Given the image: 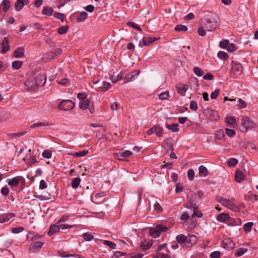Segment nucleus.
Wrapping results in <instances>:
<instances>
[{
  "instance_id": "11",
  "label": "nucleus",
  "mask_w": 258,
  "mask_h": 258,
  "mask_svg": "<svg viewBox=\"0 0 258 258\" xmlns=\"http://www.w3.org/2000/svg\"><path fill=\"white\" fill-rule=\"evenodd\" d=\"M42 236L34 231H29L27 235V240L30 241H35L40 239Z\"/></svg>"
},
{
  "instance_id": "45",
  "label": "nucleus",
  "mask_w": 258,
  "mask_h": 258,
  "mask_svg": "<svg viewBox=\"0 0 258 258\" xmlns=\"http://www.w3.org/2000/svg\"><path fill=\"white\" fill-rule=\"evenodd\" d=\"M217 56L219 58L221 59H226L228 57V55L226 52L222 51H219L218 53Z\"/></svg>"
},
{
  "instance_id": "32",
  "label": "nucleus",
  "mask_w": 258,
  "mask_h": 258,
  "mask_svg": "<svg viewBox=\"0 0 258 258\" xmlns=\"http://www.w3.org/2000/svg\"><path fill=\"white\" fill-rule=\"evenodd\" d=\"M160 234L161 233L159 232V231L157 230L156 227L150 229V235L152 237L154 238L158 237L160 235Z\"/></svg>"
},
{
  "instance_id": "52",
  "label": "nucleus",
  "mask_w": 258,
  "mask_h": 258,
  "mask_svg": "<svg viewBox=\"0 0 258 258\" xmlns=\"http://www.w3.org/2000/svg\"><path fill=\"white\" fill-rule=\"evenodd\" d=\"M148 45L147 42V38L145 37H144L142 39V40L140 41L139 43V45L140 47H143L144 46H147Z\"/></svg>"
},
{
  "instance_id": "50",
  "label": "nucleus",
  "mask_w": 258,
  "mask_h": 258,
  "mask_svg": "<svg viewBox=\"0 0 258 258\" xmlns=\"http://www.w3.org/2000/svg\"><path fill=\"white\" fill-rule=\"evenodd\" d=\"M253 223L252 222H248L244 225V229L246 232H250L251 230Z\"/></svg>"
},
{
  "instance_id": "21",
  "label": "nucleus",
  "mask_w": 258,
  "mask_h": 258,
  "mask_svg": "<svg viewBox=\"0 0 258 258\" xmlns=\"http://www.w3.org/2000/svg\"><path fill=\"white\" fill-rule=\"evenodd\" d=\"M230 218L228 214L225 213H221L217 217V220L221 222H224L227 221Z\"/></svg>"
},
{
  "instance_id": "31",
  "label": "nucleus",
  "mask_w": 258,
  "mask_h": 258,
  "mask_svg": "<svg viewBox=\"0 0 258 258\" xmlns=\"http://www.w3.org/2000/svg\"><path fill=\"white\" fill-rule=\"evenodd\" d=\"M203 216V213L198 210L197 207H195L194 209L193 214L191 215L192 218L197 217L198 218H201Z\"/></svg>"
},
{
  "instance_id": "7",
  "label": "nucleus",
  "mask_w": 258,
  "mask_h": 258,
  "mask_svg": "<svg viewBox=\"0 0 258 258\" xmlns=\"http://www.w3.org/2000/svg\"><path fill=\"white\" fill-rule=\"evenodd\" d=\"M241 124L245 129V132H246L248 129L253 128L255 126L254 122L252 121L247 116L242 117Z\"/></svg>"
},
{
  "instance_id": "64",
  "label": "nucleus",
  "mask_w": 258,
  "mask_h": 258,
  "mask_svg": "<svg viewBox=\"0 0 258 258\" xmlns=\"http://www.w3.org/2000/svg\"><path fill=\"white\" fill-rule=\"evenodd\" d=\"M210 256L212 258H220V252L219 251H214L211 253Z\"/></svg>"
},
{
  "instance_id": "56",
  "label": "nucleus",
  "mask_w": 258,
  "mask_h": 258,
  "mask_svg": "<svg viewBox=\"0 0 258 258\" xmlns=\"http://www.w3.org/2000/svg\"><path fill=\"white\" fill-rule=\"evenodd\" d=\"M189 108L190 109L196 111L198 109L197 103L195 101H191L190 103Z\"/></svg>"
},
{
  "instance_id": "57",
  "label": "nucleus",
  "mask_w": 258,
  "mask_h": 258,
  "mask_svg": "<svg viewBox=\"0 0 258 258\" xmlns=\"http://www.w3.org/2000/svg\"><path fill=\"white\" fill-rule=\"evenodd\" d=\"M156 227L157 228V230H158L160 233L161 232H165L168 230L167 227L162 226L161 225H158Z\"/></svg>"
},
{
  "instance_id": "61",
  "label": "nucleus",
  "mask_w": 258,
  "mask_h": 258,
  "mask_svg": "<svg viewBox=\"0 0 258 258\" xmlns=\"http://www.w3.org/2000/svg\"><path fill=\"white\" fill-rule=\"evenodd\" d=\"M220 90L219 89L215 90L214 92H212L210 97L212 99H216L219 95Z\"/></svg>"
},
{
  "instance_id": "9",
  "label": "nucleus",
  "mask_w": 258,
  "mask_h": 258,
  "mask_svg": "<svg viewBox=\"0 0 258 258\" xmlns=\"http://www.w3.org/2000/svg\"><path fill=\"white\" fill-rule=\"evenodd\" d=\"M20 182L24 183L25 182V179L23 177L21 176H18L9 179L8 181V184L11 187H14L17 186L19 183Z\"/></svg>"
},
{
  "instance_id": "42",
  "label": "nucleus",
  "mask_w": 258,
  "mask_h": 258,
  "mask_svg": "<svg viewBox=\"0 0 258 258\" xmlns=\"http://www.w3.org/2000/svg\"><path fill=\"white\" fill-rule=\"evenodd\" d=\"M127 26H130L131 27H132L140 32H142V29L139 27V26L134 22H128L127 23Z\"/></svg>"
},
{
  "instance_id": "3",
  "label": "nucleus",
  "mask_w": 258,
  "mask_h": 258,
  "mask_svg": "<svg viewBox=\"0 0 258 258\" xmlns=\"http://www.w3.org/2000/svg\"><path fill=\"white\" fill-rule=\"evenodd\" d=\"M217 201L220 203L223 206L227 207L234 212H238L239 211V208L234 203V199H227L224 198L219 197L217 198Z\"/></svg>"
},
{
  "instance_id": "24",
  "label": "nucleus",
  "mask_w": 258,
  "mask_h": 258,
  "mask_svg": "<svg viewBox=\"0 0 258 258\" xmlns=\"http://www.w3.org/2000/svg\"><path fill=\"white\" fill-rule=\"evenodd\" d=\"M80 182H81V179L80 177L74 178L72 179V182H71V186H72V188L76 189L77 187H78V186H79V185L80 184Z\"/></svg>"
},
{
  "instance_id": "55",
  "label": "nucleus",
  "mask_w": 258,
  "mask_h": 258,
  "mask_svg": "<svg viewBox=\"0 0 258 258\" xmlns=\"http://www.w3.org/2000/svg\"><path fill=\"white\" fill-rule=\"evenodd\" d=\"M229 42V40L227 39L221 41L219 44L220 47L222 48H225L228 45Z\"/></svg>"
},
{
  "instance_id": "63",
  "label": "nucleus",
  "mask_w": 258,
  "mask_h": 258,
  "mask_svg": "<svg viewBox=\"0 0 258 258\" xmlns=\"http://www.w3.org/2000/svg\"><path fill=\"white\" fill-rule=\"evenodd\" d=\"M1 192L3 195L7 196L9 193V189L7 186L3 187L1 189Z\"/></svg>"
},
{
  "instance_id": "12",
  "label": "nucleus",
  "mask_w": 258,
  "mask_h": 258,
  "mask_svg": "<svg viewBox=\"0 0 258 258\" xmlns=\"http://www.w3.org/2000/svg\"><path fill=\"white\" fill-rule=\"evenodd\" d=\"M2 50L1 53L3 54L6 53L10 50V46L9 44V39L7 37H5L1 44Z\"/></svg>"
},
{
  "instance_id": "5",
  "label": "nucleus",
  "mask_w": 258,
  "mask_h": 258,
  "mask_svg": "<svg viewBox=\"0 0 258 258\" xmlns=\"http://www.w3.org/2000/svg\"><path fill=\"white\" fill-rule=\"evenodd\" d=\"M79 107L83 110L88 109L91 114L95 112L93 103L91 102L88 99L80 101L79 103Z\"/></svg>"
},
{
  "instance_id": "39",
  "label": "nucleus",
  "mask_w": 258,
  "mask_h": 258,
  "mask_svg": "<svg viewBox=\"0 0 258 258\" xmlns=\"http://www.w3.org/2000/svg\"><path fill=\"white\" fill-rule=\"evenodd\" d=\"M69 30V26H61L59 28H58L57 30V32L59 34H66Z\"/></svg>"
},
{
  "instance_id": "13",
  "label": "nucleus",
  "mask_w": 258,
  "mask_h": 258,
  "mask_svg": "<svg viewBox=\"0 0 258 258\" xmlns=\"http://www.w3.org/2000/svg\"><path fill=\"white\" fill-rule=\"evenodd\" d=\"M223 246L227 249H232L234 247V242L230 238H225L223 240Z\"/></svg>"
},
{
  "instance_id": "20",
  "label": "nucleus",
  "mask_w": 258,
  "mask_h": 258,
  "mask_svg": "<svg viewBox=\"0 0 258 258\" xmlns=\"http://www.w3.org/2000/svg\"><path fill=\"white\" fill-rule=\"evenodd\" d=\"M153 129H154L153 133L155 134L158 137L162 136L163 131L162 127L159 125H155L153 127Z\"/></svg>"
},
{
  "instance_id": "22",
  "label": "nucleus",
  "mask_w": 258,
  "mask_h": 258,
  "mask_svg": "<svg viewBox=\"0 0 258 258\" xmlns=\"http://www.w3.org/2000/svg\"><path fill=\"white\" fill-rule=\"evenodd\" d=\"M177 242L181 244H184L186 242L187 237L183 234H179L176 237Z\"/></svg>"
},
{
  "instance_id": "2",
  "label": "nucleus",
  "mask_w": 258,
  "mask_h": 258,
  "mask_svg": "<svg viewBox=\"0 0 258 258\" xmlns=\"http://www.w3.org/2000/svg\"><path fill=\"white\" fill-rule=\"evenodd\" d=\"M220 25V20L218 16L215 14L209 15L205 18V22L200 26L198 29V34L201 36L206 35L207 31H214Z\"/></svg>"
},
{
  "instance_id": "28",
  "label": "nucleus",
  "mask_w": 258,
  "mask_h": 258,
  "mask_svg": "<svg viewBox=\"0 0 258 258\" xmlns=\"http://www.w3.org/2000/svg\"><path fill=\"white\" fill-rule=\"evenodd\" d=\"M53 9L51 7L48 6L44 7L42 10V14L47 16H51L52 14Z\"/></svg>"
},
{
  "instance_id": "27",
  "label": "nucleus",
  "mask_w": 258,
  "mask_h": 258,
  "mask_svg": "<svg viewBox=\"0 0 258 258\" xmlns=\"http://www.w3.org/2000/svg\"><path fill=\"white\" fill-rule=\"evenodd\" d=\"M2 5L3 6V11L4 12H7L10 6L11 3L9 0H3Z\"/></svg>"
},
{
  "instance_id": "33",
  "label": "nucleus",
  "mask_w": 258,
  "mask_h": 258,
  "mask_svg": "<svg viewBox=\"0 0 258 258\" xmlns=\"http://www.w3.org/2000/svg\"><path fill=\"white\" fill-rule=\"evenodd\" d=\"M225 121L228 124L233 125L235 123L236 119L233 116H227L225 118Z\"/></svg>"
},
{
  "instance_id": "6",
  "label": "nucleus",
  "mask_w": 258,
  "mask_h": 258,
  "mask_svg": "<svg viewBox=\"0 0 258 258\" xmlns=\"http://www.w3.org/2000/svg\"><path fill=\"white\" fill-rule=\"evenodd\" d=\"M75 105V103L71 100H64L58 105V108L62 110L68 111L72 109Z\"/></svg>"
},
{
  "instance_id": "36",
  "label": "nucleus",
  "mask_w": 258,
  "mask_h": 258,
  "mask_svg": "<svg viewBox=\"0 0 258 258\" xmlns=\"http://www.w3.org/2000/svg\"><path fill=\"white\" fill-rule=\"evenodd\" d=\"M193 71L194 73L199 77H201L204 74V72L198 67H195Z\"/></svg>"
},
{
  "instance_id": "35",
  "label": "nucleus",
  "mask_w": 258,
  "mask_h": 258,
  "mask_svg": "<svg viewBox=\"0 0 258 258\" xmlns=\"http://www.w3.org/2000/svg\"><path fill=\"white\" fill-rule=\"evenodd\" d=\"M175 30L176 31H177V32H180V31H183V32H186L188 30V28L187 27L185 26V25H177L175 26Z\"/></svg>"
},
{
  "instance_id": "18",
  "label": "nucleus",
  "mask_w": 258,
  "mask_h": 258,
  "mask_svg": "<svg viewBox=\"0 0 258 258\" xmlns=\"http://www.w3.org/2000/svg\"><path fill=\"white\" fill-rule=\"evenodd\" d=\"M60 230V227H58V225H51L49 227V231L48 232L47 234L49 236H51L54 234L55 233L58 232Z\"/></svg>"
},
{
  "instance_id": "48",
  "label": "nucleus",
  "mask_w": 258,
  "mask_h": 258,
  "mask_svg": "<svg viewBox=\"0 0 258 258\" xmlns=\"http://www.w3.org/2000/svg\"><path fill=\"white\" fill-rule=\"evenodd\" d=\"M22 65V62L20 61L16 60L12 63V67L16 70L19 69Z\"/></svg>"
},
{
  "instance_id": "58",
  "label": "nucleus",
  "mask_w": 258,
  "mask_h": 258,
  "mask_svg": "<svg viewBox=\"0 0 258 258\" xmlns=\"http://www.w3.org/2000/svg\"><path fill=\"white\" fill-rule=\"evenodd\" d=\"M111 84L109 82H103V85L101 87L103 91H105L110 87Z\"/></svg>"
},
{
  "instance_id": "60",
  "label": "nucleus",
  "mask_w": 258,
  "mask_h": 258,
  "mask_svg": "<svg viewBox=\"0 0 258 258\" xmlns=\"http://www.w3.org/2000/svg\"><path fill=\"white\" fill-rule=\"evenodd\" d=\"M227 47L228 52H232L236 50L235 45L233 43H229Z\"/></svg>"
},
{
  "instance_id": "43",
  "label": "nucleus",
  "mask_w": 258,
  "mask_h": 258,
  "mask_svg": "<svg viewBox=\"0 0 258 258\" xmlns=\"http://www.w3.org/2000/svg\"><path fill=\"white\" fill-rule=\"evenodd\" d=\"M238 163V160L235 158H230L228 161V165L229 167L236 166Z\"/></svg>"
},
{
  "instance_id": "15",
  "label": "nucleus",
  "mask_w": 258,
  "mask_h": 258,
  "mask_svg": "<svg viewBox=\"0 0 258 258\" xmlns=\"http://www.w3.org/2000/svg\"><path fill=\"white\" fill-rule=\"evenodd\" d=\"M13 213H4L0 214V223H3L8 221L13 217H14Z\"/></svg>"
},
{
  "instance_id": "49",
  "label": "nucleus",
  "mask_w": 258,
  "mask_h": 258,
  "mask_svg": "<svg viewBox=\"0 0 258 258\" xmlns=\"http://www.w3.org/2000/svg\"><path fill=\"white\" fill-rule=\"evenodd\" d=\"M34 197L36 198L39 199L41 201H45L49 199V197L44 196L42 195H38L36 192H34Z\"/></svg>"
},
{
  "instance_id": "34",
  "label": "nucleus",
  "mask_w": 258,
  "mask_h": 258,
  "mask_svg": "<svg viewBox=\"0 0 258 258\" xmlns=\"http://www.w3.org/2000/svg\"><path fill=\"white\" fill-rule=\"evenodd\" d=\"M247 248L240 247L237 249L235 253V255L237 256H240L242 255L244 253H245L246 252H247Z\"/></svg>"
},
{
  "instance_id": "14",
  "label": "nucleus",
  "mask_w": 258,
  "mask_h": 258,
  "mask_svg": "<svg viewBox=\"0 0 258 258\" xmlns=\"http://www.w3.org/2000/svg\"><path fill=\"white\" fill-rule=\"evenodd\" d=\"M28 0H17L15 4V9L17 11H20L22 8L28 4Z\"/></svg>"
},
{
  "instance_id": "40",
  "label": "nucleus",
  "mask_w": 258,
  "mask_h": 258,
  "mask_svg": "<svg viewBox=\"0 0 258 258\" xmlns=\"http://www.w3.org/2000/svg\"><path fill=\"white\" fill-rule=\"evenodd\" d=\"M169 93L168 91H165L159 94L158 97L160 100H166L169 97Z\"/></svg>"
},
{
  "instance_id": "26",
  "label": "nucleus",
  "mask_w": 258,
  "mask_h": 258,
  "mask_svg": "<svg viewBox=\"0 0 258 258\" xmlns=\"http://www.w3.org/2000/svg\"><path fill=\"white\" fill-rule=\"evenodd\" d=\"M235 180L237 182H240L243 180L244 175L240 170H237L235 173Z\"/></svg>"
},
{
  "instance_id": "44",
  "label": "nucleus",
  "mask_w": 258,
  "mask_h": 258,
  "mask_svg": "<svg viewBox=\"0 0 258 258\" xmlns=\"http://www.w3.org/2000/svg\"><path fill=\"white\" fill-rule=\"evenodd\" d=\"M88 151L87 150H83L81 152H75L73 154V156L75 157L85 156L87 154Z\"/></svg>"
},
{
  "instance_id": "17",
  "label": "nucleus",
  "mask_w": 258,
  "mask_h": 258,
  "mask_svg": "<svg viewBox=\"0 0 258 258\" xmlns=\"http://www.w3.org/2000/svg\"><path fill=\"white\" fill-rule=\"evenodd\" d=\"M50 125H51V123L49 122H38L31 124L30 127L31 128L39 127H43L49 126Z\"/></svg>"
},
{
  "instance_id": "8",
  "label": "nucleus",
  "mask_w": 258,
  "mask_h": 258,
  "mask_svg": "<svg viewBox=\"0 0 258 258\" xmlns=\"http://www.w3.org/2000/svg\"><path fill=\"white\" fill-rule=\"evenodd\" d=\"M44 244V243L43 242L40 241L31 243L29 247L30 252L35 253L38 252Z\"/></svg>"
},
{
  "instance_id": "51",
  "label": "nucleus",
  "mask_w": 258,
  "mask_h": 258,
  "mask_svg": "<svg viewBox=\"0 0 258 258\" xmlns=\"http://www.w3.org/2000/svg\"><path fill=\"white\" fill-rule=\"evenodd\" d=\"M51 156H52L51 152L48 150L44 151L42 153V156L44 158H45L47 159H49L51 157Z\"/></svg>"
},
{
  "instance_id": "53",
  "label": "nucleus",
  "mask_w": 258,
  "mask_h": 258,
  "mask_svg": "<svg viewBox=\"0 0 258 258\" xmlns=\"http://www.w3.org/2000/svg\"><path fill=\"white\" fill-rule=\"evenodd\" d=\"M195 176V172L192 169H189L187 171V177L189 180L194 179Z\"/></svg>"
},
{
  "instance_id": "54",
  "label": "nucleus",
  "mask_w": 258,
  "mask_h": 258,
  "mask_svg": "<svg viewBox=\"0 0 258 258\" xmlns=\"http://www.w3.org/2000/svg\"><path fill=\"white\" fill-rule=\"evenodd\" d=\"M24 230V228L23 227H14L12 229V232L14 233L17 234L19 233Z\"/></svg>"
},
{
  "instance_id": "23",
  "label": "nucleus",
  "mask_w": 258,
  "mask_h": 258,
  "mask_svg": "<svg viewBox=\"0 0 258 258\" xmlns=\"http://www.w3.org/2000/svg\"><path fill=\"white\" fill-rule=\"evenodd\" d=\"M199 174L201 176H206L208 174V170L206 167L203 165H201L199 167Z\"/></svg>"
},
{
  "instance_id": "4",
  "label": "nucleus",
  "mask_w": 258,
  "mask_h": 258,
  "mask_svg": "<svg viewBox=\"0 0 258 258\" xmlns=\"http://www.w3.org/2000/svg\"><path fill=\"white\" fill-rule=\"evenodd\" d=\"M242 66L238 62L232 61L231 69V76L233 78H236L239 76L242 73Z\"/></svg>"
},
{
  "instance_id": "25",
  "label": "nucleus",
  "mask_w": 258,
  "mask_h": 258,
  "mask_svg": "<svg viewBox=\"0 0 258 258\" xmlns=\"http://www.w3.org/2000/svg\"><path fill=\"white\" fill-rule=\"evenodd\" d=\"M152 245V243L151 241H145L141 243L140 247L143 250L149 249Z\"/></svg>"
},
{
  "instance_id": "62",
  "label": "nucleus",
  "mask_w": 258,
  "mask_h": 258,
  "mask_svg": "<svg viewBox=\"0 0 258 258\" xmlns=\"http://www.w3.org/2000/svg\"><path fill=\"white\" fill-rule=\"evenodd\" d=\"M56 81L58 83V84L64 86V85H66L68 83L69 80L67 78H63V79H60V80L58 79Z\"/></svg>"
},
{
  "instance_id": "1",
  "label": "nucleus",
  "mask_w": 258,
  "mask_h": 258,
  "mask_svg": "<svg viewBox=\"0 0 258 258\" xmlns=\"http://www.w3.org/2000/svg\"><path fill=\"white\" fill-rule=\"evenodd\" d=\"M46 77L43 71L38 70L32 73L27 79L25 85L28 91H35L46 82Z\"/></svg>"
},
{
  "instance_id": "38",
  "label": "nucleus",
  "mask_w": 258,
  "mask_h": 258,
  "mask_svg": "<svg viewBox=\"0 0 258 258\" xmlns=\"http://www.w3.org/2000/svg\"><path fill=\"white\" fill-rule=\"evenodd\" d=\"M83 237L84 240L89 241L93 239L94 236L91 233L86 232L83 234Z\"/></svg>"
},
{
  "instance_id": "29",
  "label": "nucleus",
  "mask_w": 258,
  "mask_h": 258,
  "mask_svg": "<svg viewBox=\"0 0 258 258\" xmlns=\"http://www.w3.org/2000/svg\"><path fill=\"white\" fill-rule=\"evenodd\" d=\"M88 17V14L85 12H83L80 14L77 17L78 22L84 21Z\"/></svg>"
},
{
  "instance_id": "16",
  "label": "nucleus",
  "mask_w": 258,
  "mask_h": 258,
  "mask_svg": "<svg viewBox=\"0 0 258 258\" xmlns=\"http://www.w3.org/2000/svg\"><path fill=\"white\" fill-rule=\"evenodd\" d=\"M177 91L182 96H184L188 89V85L186 84H179L177 86Z\"/></svg>"
},
{
  "instance_id": "41",
  "label": "nucleus",
  "mask_w": 258,
  "mask_h": 258,
  "mask_svg": "<svg viewBox=\"0 0 258 258\" xmlns=\"http://www.w3.org/2000/svg\"><path fill=\"white\" fill-rule=\"evenodd\" d=\"M178 124L174 123L170 125H166V127L169 130L172 131L174 132H177L179 131V128H178Z\"/></svg>"
},
{
  "instance_id": "10",
  "label": "nucleus",
  "mask_w": 258,
  "mask_h": 258,
  "mask_svg": "<svg viewBox=\"0 0 258 258\" xmlns=\"http://www.w3.org/2000/svg\"><path fill=\"white\" fill-rule=\"evenodd\" d=\"M197 237L195 235H188L186 242L184 244L186 247H190L195 245L197 240Z\"/></svg>"
},
{
  "instance_id": "47",
  "label": "nucleus",
  "mask_w": 258,
  "mask_h": 258,
  "mask_svg": "<svg viewBox=\"0 0 258 258\" xmlns=\"http://www.w3.org/2000/svg\"><path fill=\"white\" fill-rule=\"evenodd\" d=\"M226 134L229 137H233L235 135V131L234 130L226 128Z\"/></svg>"
},
{
  "instance_id": "30",
  "label": "nucleus",
  "mask_w": 258,
  "mask_h": 258,
  "mask_svg": "<svg viewBox=\"0 0 258 258\" xmlns=\"http://www.w3.org/2000/svg\"><path fill=\"white\" fill-rule=\"evenodd\" d=\"M56 57V52H49L48 53H45L44 55V59L46 60H50L52 59H54Z\"/></svg>"
},
{
  "instance_id": "46",
  "label": "nucleus",
  "mask_w": 258,
  "mask_h": 258,
  "mask_svg": "<svg viewBox=\"0 0 258 258\" xmlns=\"http://www.w3.org/2000/svg\"><path fill=\"white\" fill-rule=\"evenodd\" d=\"M103 244L105 245L108 246L111 249H115L116 247V244L113 242L108 240H104Z\"/></svg>"
},
{
  "instance_id": "19",
  "label": "nucleus",
  "mask_w": 258,
  "mask_h": 258,
  "mask_svg": "<svg viewBox=\"0 0 258 258\" xmlns=\"http://www.w3.org/2000/svg\"><path fill=\"white\" fill-rule=\"evenodd\" d=\"M24 54V49L23 47H19L16 49L14 52V56L16 58L22 57Z\"/></svg>"
},
{
  "instance_id": "37",
  "label": "nucleus",
  "mask_w": 258,
  "mask_h": 258,
  "mask_svg": "<svg viewBox=\"0 0 258 258\" xmlns=\"http://www.w3.org/2000/svg\"><path fill=\"white\" fill-rule=\"evenodd\" d=\"M224 137V132L221 130L217 131L215 134V138L218 140H221Z\"/></svg>"
},
{
  "instance_id": "59",
  "label": "nucleus",
  "mask_w": 258,
  "mask_h": 258,
  "mask_svg": "<svg viewBox=\"0 0 258 258\" xmlns=\"http://www.w3.org/2000/svg\"><path fill=\"white\" fill-rule=\"evenodd\" d=\"M238 101V104L237 105L240 108H244L246 107V102L241 99H239Z\"/></svg>"
}]
</instances>
